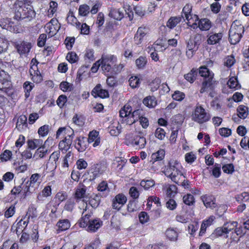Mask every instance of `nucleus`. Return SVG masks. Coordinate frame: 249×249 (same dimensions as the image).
Wrapping results in <instances>:
<instances>
[{
  "instance_id": "f257e3e1",
  "label": "nucleus",
  "mask_w": 249,
  "mask_h": 249,
  "mask_svg": "<svg viewBox=\"0 0 249 249\" xmlns=\"http://www.w3.org/2000/svg\"><path fill=\"white\" fill-rule=\"evenodd\" d=\"M182 167L178 161L176 160H171L166 167L164 172L165 175L176 184H179L180 181L185 178L182 171Z\"/></svg>"
},
{
  "instance_id": "f03ea898",
  "label": "nucleus",
  "mask_w": 249,
  "mask_h": 249,
  "mask_svg": "<svg viewBox=\"0 0 249 249\" xmlns=\"http://www.w3.org/2000/svg\"><path fill=\"white\" fill-rule=\"evenodd\" d=\"M13 8L15 11V18L18 20L29 21L35 17V11L30 8L26 7L22 1L16 2Z\"/></svg>"
},
{
  "instance_id": "7ed1b4c3",
  "label": "nucleus",
  "mask_w": 249,
  "mask_h": 249,
  "mask_svg": "<svg viewBox=\"0 0 249 249\" xmlns=\"http://www.w3.org/2000/svg\"><path fill=\"white\" fill-rule=\"evenodd\" d=\"M210 114L201 106H197L192 115V120L198 124H203L210 120Z\"/></svg>"
},
{
  "instance_id": "20e7f679",
  "label": "nucleus",
  "mask_w": 249,
  "mask_h": 249,
  "mask_svg": "<svg viewBox=\"0 0 249 249\" xmlns=\"http://www.w3.org/2000/svg\"><path fill=\"white\" fill-rule=\"evenodd\" d=\"M102 69L105 72H109L111 74L113 67H114L117 62V58L113 55L103 56L101 60Z\"/></svg>"
},
{
  "instance_id": "39448f33",
  "label": "nucleus",
  "mask_w": 249,
  "mask_h": 249,
  "mask_svg": "<svg viewBox=\"0 0 249 249\" xmlns=\"http://www.w3.org/2000/svg\"><path fill=\"white\" fill-rule=\"evenodd\" d=\"M244 32V27L232 26L229 31V39L231 44H236L239 42L242 37V34Z\"/></svg>"
},
{
  "instance_id": "423d86ee",
  "label": "nucleus",
  "mask_w": 249,
  "mask_h": 249,
  "mask_svg": "<svg viewBox=\"0 0 249 249\" xmlns=\"http://www.w3.org/2000/svg\"><path fill=\"white\" fill-rule=\"evenodd\" d=\"M216 84V81L213 77H212V75H210L208 78L203 79L200 89V93H203L205 92L213 90Z\"/></svg>"
},
{
  "instance_id": "0eeeda50",
  "label": "nucleus",
  "mask_w": 249,
  "mask_h": 249,
  "mask_svg": "<svg viewBox=\"0 0 249 249\" xmlns=\"http://www.w3.org/2000/svg\"><path fill=\"white\" fill-rule=\"evenodd\" d=\"M33 63V60H32L31 62L32 65L29 70L30 76L34 82L36 83H40L43 80L42 76L40 71H38L37 64H35V63L32 64Z\"/></svg>"
},
{
  "instance_id": "6e6552de",
  "label": "nucleus",
  "mask_w": 249,
  "mask_h": 249,
  "mask_svg": "<svg viewBox=\"0 0 249 249\" xmlns=\"http://www.w3.org/2000/svg\"><path fill=\"white\" fill-rule=\"evenodd\" d=\"M126 201V197L122 194H119L113 199L112 207L114 209L119 210Z\"/></svg>"
},
{
  "instance_id": "1a4fd4ad",
  "label": "nucleus",
  "mask_w": 249,
  "mask_h": 249,
  "mask_svg": "<svg viewBox=\"0 0 249 249\" xmlns=\"http://www.w3.org/2000/svg\"><path fill=\"white\" fill-rule=\"evenodd\" d=\"M0 26L2 28L11 32H16L18 31V28H17L15 22L8 18L0 19Z\"/></svg>"
},
{
  "instance_id": "9d476101",
  "label": "nucleus",
  "mask_w": 249,
  "mask_h": 249,
  "mask_svg": "<svg viewBox=\"0 0 249 249\" xmlns=\"http://www.w3.org/2000/svg\"><path fill=\"white\" fill-rule=\"evenodd\" d=\"M73 139V133L71 135L66 136L65 139L61 141L59 143V148L63 152H67L70 148Z\"/></svg>"
},
{
  "instance_id": "9b49d317",
  "label": "nucleus",
  "mask_w": 249,
  "mask_h": 249,
  "mask_svg": "<svg viewBox=\"0 0 249 249\" xmlns=\"http://www.w3.org/2000/svg\"><path fill=\"white\" fill-rule=\"evenodd\" d=\"M201 199L206 208L214 209L216 206L215 198L212 195H205L201 196Z\"/></svg>"
},
{
  "instance_id": "f8f14e48",
  "label": "nucleus",
  "mask_w": 249,
  "mask_h": 249,
  "mask_svg": "<svg viewBox=\"0 0 249 249\" xmlns=\"http://www.w3.org/2000/svg\"><path fill=\"white\" fill-rule=\"evenodd\" d=\"M91 94L95 97H99L102 98H105L109 97V93L107 90L101 89V85L97 84L91 91Z\"/></svg>"
},
{
  "instance_id": "ddd939ff",
  "label": "nucleus",
  "mask_w": 249,
  "mask_h": 249,
  "mask_svg": "<svg viewBox=\"0 0 249 249\" xmlns=\"http://www.w3.org/2000/svg\"><path fill=\"white\" fill-rule=\"evenodd\" d=\"M207 37V43L209 45H215L219 43L223 37V34L222 33H210L208 34Z\"/></svg>"
},
{
  "instance_id": "4468645a",
  "label": "nucleus",
  "mask_w": 249,
  "mask_h": 249,
  "mask_svg": "<svg viewBox=\"0 0 249 249\" xmlns=\"http://www.w3.org/2000/svg\"><path fill=\"white\" fill-rule=\"evenodd\" d=\"M146 34L147 32L145 28L139 27L134 36L135 43L137 45L140 44L142 42L143 37Z\"/></svg>"
},
{
  "instance_id": "2eb2a0df",
  "label": "nucleus",
  "mask_w": 249,
  "mask_h": 249,
  "mask_svg": "<svg viewBox=\"0 0 249 249\" xmlns=\"http://www.w3.org/2000/svg\"><path fill=\"white\" fill-rule=\"evenodd\" d=\"M18 52L20 54H25L28 53L31 49V44L26 42H22L17 45Z\"/></svg>"
},
{
  "instance_id": "dca6fc26",
  "label": "nucleus",
  "mask_w": 249,
  "mask_h": 249,
  "mask_svg": "<svg viewBox=\"0 0 249 249\" xmlns=\"http://www.w3.org/2000/svg\"><path fill=\"white\" fill-rule=\"evenodd\" d=\"M102 221L99 219H93L88 226L87 230L95 232L102 225Z\"/></svg>"
},
{
  "instance_id": "f3484780",
  "label": "nucleus",
  "mask_w": 249,
  "mask_h": 249,
  "mask_svg": "<svg viewBox=\"0 0 249 249\" xmlns=\"http://www.w3.org/2000/svg\"><path fill=\"white\" fill-rule=\"evenodd\" d=\"M178 231L177 228H168L165 231L166 237L171 241H175L178 237Z\"/></svg>"
},
{
  "instance_id": "a211bd4d",
  "label": "nucleus",
  "mask_w": 249,
  "mask_h": 249,
  "mask_svg": "<svg viewBox=\"0 0 249 249\" xmlns=\"http://www.w3.org/2000/svg\"><path fill=\"white\" fill-rule=\"evenodd\" d=\"M183 18H184V16L182 15L181 16V17H171L166 23L167 27L170 29L174 28L178 23L181 21V19Z\"/></svg>"
},
{
  "instance_id": "6ab92c4d",
  "label": "nucleus",
  "mask_w": 249,
  "mask_h": 249,
  "mask_svg": "<svg viewBox=\"0 0 249 249\" xmlns=\"http://www.w3.org/2000/svg\"><path fill=\"white\" fill-rule=\"evenodd\" d=\"M146 143V139L144 137L140 135L135 136L132 142V144L137 146L139 148H143Z\"/></svg>"
},
{
  "instance_id": "aec40b11",
  "label": "nucleus",
  "mask_w": 249,
  "mask_h": 249,
  "mask_svg": "<svg viewBox=\"0 0 249 249\" xmlns=\"http://www.w3.org/2000/svg\"><path fill=\"white\" fill-rule=\"evenodd\" d=\"M105 166L101 164H96L94 165L91 169L93 178H95L102 175L105 171Z\"/></svg>"
},
{
  "instance_id": "412c9836",
  "label": "nucleus",
  "mask_w": 249,
  "mask_h": 249,
  "mask_svg": "<svg viewBox=\"0 0 249 249\" xmlns=\"http://www.w3.org/2000/svg\"><path fill=\"white\" fill-rule=\"evenodd\" d=\"M109 16L117 20H121L124 18V14L119 9L111 8L110 9Z\"/></svg>"
},
{
  "instance_id": "4be33fe9",
  "label": "nucleus",
  "mask_w": 249,
  "mask_h": 249,
  "mask_svg": "<svg viewBox=\"0 0 249 249\" xmlns=\"http://www.w3.org/2000/svg\"><path fill=\"white\" fill-rule=\"evenodd\" d=\"M75 148L79 152H82L86 149V143L84 137H78L75 140Z\"/></svg>"
},
{
  "instance_id": "5701e85b",
  "label": "nucleus",
  "mask_w": 249,
  "mask_h": 249,
  "mask_svg": "<svg viewBox=\"0 0 249 249\" xmlns=\"http://www.w3.org/2000/svg\"><path fill=\"white\" fill-rule=\"evenodd\" d=\"M48 153V148H45L44 146H41L38 147L36 151L33 158H36V160L38 159L43 158L46 156Z\"/></svg>"
},
{
  "instance_id": "b1692460",
  "label": "nucleus",
  "mask_w": 249,
  "mask_h": 249,
  "mask_svg": "<svg viewBox=\"0 0 249 249\" xmlns=\"http://www.w3.org/2000/svg\"><path fill=\"white\" fill-rule=\"evenodd\" d=\"M211 26V22L207 18H202L198 22V27L202 31H208Z\"/></svg>"
},
{
  "instance_id": "393cba45",
  "label": "nucleus",
  "mask_w": 249,
  "mask_h": 249,
  "mask_svg": "<svg viewBox=\"0 0 249 249\" xmlns=\"http://www.w3.org/2000/svg\"><path fill=\"white\" fill-rule=\"evenodd\" d=\"M43 142V140L41 139H34L29 140L27 141L28 147L31 149H35L38 147L41 146Z\"/></svg>"
},
{
  "instance_id": "a878e982",
  "label": "nucleus",
  "mask_w": 249,
  "mask_h": 249,
  "mask_svg": "<svg viewBox=\"0 0 249 249\" xmlns=\"http://www.w3.org/2000/svg\"><path fill=\"white\" fill-rule=\"evenodd\" d=\"M122 126L119 123L116 124L110 125L108 127V131L111 136H117L121 132Z\"/></svg>"
},
{
  "instance_id": "bb28decb",
  "label": "nucleus",
  "mask_w": 249,
  "mask_h": 249,
  "mask_svg": "<svg viewBox=\"0 0 249 249\" xmlns=\"http://www.w3.org/2000/svg\"><path fill=\"white\" fill-rule=\"evenodd\" d=\"M165 156V151L163 149L158 150L156 153H153L151 155L152 160H154L153 164H155L156 162L162 160Z\"/></svg>"
},
{
  "instance_id": "cd10ccee",
  "label": "nucleus",
  "mask_w": 249,
  "mask_h": 249,
  "mask_svg": "<svg viewBox=\"0 0 249 249\" xmlns=\"http://www.w3.org/2000/svg\"><path fill=\"white\" fill-rule=\"evenodd\" d=\"M143 103L148 107H153L157 105V101L154 96H148L143 100Z\"/></svg>"
},
{
  "instance_id": "c85d7f7f",
  "label": "nucleus",
  "mask_w": 249,
  "mask_h": 249,
  "mask_svg": "<svg viewBox=\"0 0 249 249\" xmlns=\"http://www.w3.org/2000/svg\"><path fill=\"white\" fill-rule=\"evenodd\" d=\"M90 214H85L80 220L79 222V225L81 227L86 228L87 227L90 223V221L92 220L90 219L91 217Z\"/></svg>"
},
{
  "instance_id": "c756f323",
  "label": "nucleus",
  "mask_w": 249,
  "mask_h": 249,
  "mask_svg": "<svg viewBox=\"0 0 249 249\" xmlns=\"http://www.w3.org/2000/svg\"><path fill=\"white\" fill-rule=\"evenodd\" d=\"M199 73L201 77H203V79L208 78L210 75L213 77L214 74L210 71L206 67H201L199 70Z\"/></svg>"
},
{
  "instance_id": "7c9ffc66",
  "label": "nucleus",
  "mask_w": 249,
  "mask_h": 249,
  "mask_svg": "<svg viewBox=\"0 0 249 249\" xmlns=\"http://www.w3.org/2000/svg\"><path fill=\"white\" fill-rule=\"evenodd\" d=\"M86 189L85 186L83 185V187H78L75 193V199L77 200L81 199L82 198H84L86 195Z\"/></svg>"
},
{
  "instance_id": "2f4dec72",
  "label": "nucleus",
  "mask_w": 249,
  "mask_h": 249,
  "mask_svg": "<svg viewBox=\"0 0 249 249\" xmlns=\"http://www.w3.org/2000/svg\"><path fill=\"white\" fill-rule=\"evenodd\" d=\"M238 115L241 119H245L248 115V108L244 105H240L237 108Z\"/></svg>"
},
{
  "instance_id": "473e14b6",
  "label": "nucleus",
  "mask_w": 249,
  "mask_h": 249,
  "mask_svg": "<svg viewBox=\"0 0 249 249\" xmlns=\"http://www.w3.org/2000/svg\"><path fill=\"white\" fill-rule=\"evenodd\" d=\"M197 70L193 69L190 72L184 75L185 79L190 83H193L196 79Z\"/></svg>"
},
{
  "instance_id": "72a5a7b5",
  "label": "nucleus",
  "mask_w": 249,
  "mask_h": 249,
  "mask_svg": "<svg viewBox=\"0 0 249 249\" xmlns=\"http://www.w3.org/2000/svg\"><path fill=\"white\" fill-rule=\"evenodd\" d=\"M59 230L65 231L70 227V223L68 219L60 220L57 224Z\"/></svg>"
},
{
  "instance_id": "f704fd0d",
  "label": "nucleus",
  "mask_w": 249,
  "mask_h": 249,
  "mask_svg": "<svg viewBox=\"0 0 249 249\" xmlns=\"http://www.w3.org/2000/svg\"><path fill=\"white\" fill-rule=\"evenodd\" d=\"M132 109L131 107L129 106H124L123 108H122L120 110V116L122 119H124L129 114H131Z\"/></svg>"
},
{
  "instance_id": "c9c22d12",
  "label": "nucleus",
  "mask_w": 249,
  "mask_h": 249,
  "mask_svg": "<svg viewBox=\"0 0 249 249\" xmlns=\"http://www.w3.org/2000/svg\"><path fill=\"white\" fill-rule=\"evenodd\" d=\"M28 223V219L25 221H23L22 219H20L17 224V227L16 228V233L18 234L20 231H23L25 228L27 226Z\"/></svg>"
},
{
  "instance_id": "e433bc0d",
  "label": "nucleus",
  "mask_w": 249,
  "mask_h": 249,
  "mask_svg": "<svg viewBox=\"0 0 249 249\" xmlns=\"http://www.w3.org/2000/svg\"><path fill=\"white\" fill-rule=\"evenodd\" d=\"M51 188L50 186H46L42 191L41 194H39L37 196V199L38 200H41L42 199V196L44 197H48L51 195Z\"/></svg>"
},
{
  "instance_id": "4c0bfd02",
  "label": "nucleus",
  "mask_w": 249,
  "mask_h": 249,
  "mask_svg": "<svg viewBox=\"0 0 249 249\" xmlns=\"http://www.w3.org/2000/svg\"><path fill=\"white\" fill-rule=\"evenodd\" d=\"M238 223L236 221H232L230 222H227L224 224V227L225 228V230L227 231V233H228L230 231H232V230H234L235 228L237 227Z\"/></svg>"
},
{
  "instance_id": "58836bf2",
  "label": "nucleus",
  "mask_w": 249,
  "mask_h": 249,
  "mask_svg": "<svg viewBox=\"0 0 249 249\" xmlns=\"http://www.w3.org/2000/svg\"><path fill=\"white\" fill-rule=\"evenodd\" d=\"M155 184V181L153 179L142 180L140 183L142 187L145 190H148L153 187Z\"/></svg>"
},
{
  "instance_id": "ea45409f",
  "label": "nucleus",
  "mask_w": 249,
  "mask_h": 249,
  "mask_svg": "<svg viewBox=\"0 0 249 249\" xmlns=\"http://www.w3.org/2000/svg\"><path fill=\"white\" fill-rule=\"evenodd\" d=\"M75 204V198H70L67 201L64 208L66 210L71 212L73 209Z\"/></svg>"
},
{
  "instance_id": "a19ab883",
  "label": "nucleus",
  "mask_w": 249,
  "mask_h": 249,
  "mask_svg": "<svg viewBox=\"0 0 249 249\" xmlns=\"http://www.w3.org/2000/svg\"><path fill=\"white\" fill-rule=\"evenodd\" d=\"M192 12V6L189 4H186L182 9V15L184 14V17L187 20H189V17L191 16Z\"/></svg>"
},
{
  "instance_id": "79ce46f5",
  "label": "nucleus",
  "mask_w": 249,
  "mask_h": 249,
  "mask_svg": "<svg viewBox=\"0 0 249 249\" xmlns=\"http://www.w3.org/2000/svg\"><path fill=\"white\" fill-rule=\"evenodd\" d=\"M8 42L4 38L0 37V54L6 50L8 46ZM2 65V61L0 59V65Z\"/></svg>"
},
{
  "instance_id": "37998d69",
  "label": "nucleus",
  "mask_w": 249,
  "mask_h": 249,
  "mask_svg": "<svg viewBox=\"0 0 249 249\" xmlns=\"http://www.w3.org/2000/svg\"><path fill=\"white\" fill-rule=\"evenodd\" d=\"M227 84L230 88L234 89H237L239 86L237 78L233 76L229 79Z\"/></svg>"
},
{
  "instance_id": "c03bdc74",
  "label": "nucleus",
  "mask_w": 249,
  "mask_h": 249,
  "mask_svg": "<svg viewBox=\"0 0 249 249\" xmlns=\"http://www.w3.org/2000/svg\"><path fill=\"white\" fill-rule=\"evenodd\" d=\"M60 88L63 91H71L73 89V85L66 81H64L60 84Z\"/></svg>"
},
{
  "instance_id": "a18cd8bd",
  "label": "nucleus",
  "mask_w": 249,
  "mask_h": 249,
  "mask_svg": "<svg viewBox=\"0 0 249 249\" xmlns=\"http://www.w3.org/2000/svg\"><path fill=\"white\" fill-rule=\"evenodd\" d=\"M184 203L188 205H192L195 203L194 196L191 194H187L183 197Z\"/></svg>"
},
{
  "instance_id": "49530a36",
  "label": "nucleus",
  "mask_w": 249,
  "mask_h": 249,
  "mask_svg": "<svg viewBox=\"0 0 249 249\" xmlns=\"http://www.w3.org/2000/svg\"><path fill=\"white\" fill-rule=\"evenodd\" d=\"M129 85L132 88H136L140 85V79L137 76H131L129 79Z\"/></svg>"
},
{
  "instance_id": "de8ad7c7",
  "label": "nucleus",
  "mask_w": 249,
  "mask_h": 249,
  "mask_svg": "<svg viewBox=\"0 0 249 249\" xmlns=\"http://www.w3.org/2000/svg\"><path fill=\"white\" fill-rule=\"evenodd\" d=\"M49 129L50 126L49 125H44L39 128L38 130V133L41 136H46L48 134Z\"/></svg>"
},
{
  "instance_id": "09e8293b",
  "label": "nucleus",
  "mask_w": 249,
  "mask_h": 249,
  "mask_svg": "<svg viewBox=\"0 0 249 249\" xmlns=\"http://www.w3.org/2000/svg\"><path fill=\"white\" fill-rule=\"evenodd\" d=\"M135 62L138 69H143L146 64V60L145 57L140 56L136 60Z\"/></svg>"
},
{
  "instance_id": "8fccbe9b",
  "label": "nucleus",
  "mask_w": 249,
  "mask_h": 249,
  "mask_svg": "<svg viewBox=\"0 0 249 249\" xmlns=\"http://www.w3.org/2000/svg\"><path fill=\"white\" fill-rule=\"evenodd\" d=\"M67 20L68 23H70L73 25H75L77 28H80L81 23L78 21L77 18L72 15L68 16Z\"/></svg>"
},
{
  "instance_id": "3c124183",
  "label": "nucleus",
  "mask_w": 249,
  "mask_h": 249,
  "mask_svg": "<svg viewBox=\"0 0 249 249\" xmlns=\"http://www.w3.org/2000/svg\"><path fill=\"white\" fill-rule=\"evenodd\" d=\"M131 115L132 116V118H133L136 121H137L143 116V111L141 109L135 110L132 113H131Z\"/></svg>"
},
{
  "instance_id": "603ef678",
  "label": "nucleus",
  "mask_w": 249,
  "mask_h": 249,
  "mask_svg": "<svg viewBox=\"0 0 249 249\" xmlns=\"http://www.w3.org/2000/svg\"><path fill=\"white\" fill-rule=\"evenodd\" d=\"M140 223L143 224L147 223L149 220V217L145 212H141L139 214Z\"/></svg>"
},
{
  "instance_id": "864d4df0",
  "label": "nucleus",
  "mask_w": 249,
  "mask_h": 249,
  "mask_svg": "<svg viewBox=\"0 0 249 249\" xmlns=\"http://www.w3.org/2000/svg\"><path fill=\"white\" fill-rule=\"evenodd\" d=\"M89 7L86 5H82L79 8V14L82 16H86L89 12Z\"/></svg>"
},
{
  "instance_id": "5fc2aeb1",
  "label": "nucleus",
  "mask_w": 249,
  "mask_h": 249,
  "mask_svg": "<svg viewBox=\"0 0 249 249\" xmlns=\"http://www.w3.org/2000/svg\"><path fill=\"white\" fill-rule=\"evenodd\" d=\"M198 223L196 222H194L193 223L189 224L188 227L189 233L191 235H193L198 230Z\"/></svg>"
},
{
  "instance_id": "6e6d98bb",
  "label": "nucleus",
  "mask_w": 249,
  "mask_h": 249,
  "mask_svg": "<svg viewBox=\"0 0 249 249\" xmlns=\"http://www.w3.org/2000/svg\"><path fill=\"white\" fill-rule=\"evenodd\" d=\"M66 58L69 62L71 63H73L76 62L78 60V56L75 53L71 52L67 54Z\"/></svg>"
},
{
  "instance_id": "4d7b16f0",
  "label": "nucleus",
  "mask_w": 249,
  "mask_h": 249,
  "mask_svg": "<svg viewBox=\"0 0 249 249\" xmlns=\"http://www.w3.org/2000/svg\"><path fill=\"white\" fill-rule=\"evenodd\" d=\"M89 203L93 208H96L100 203V198L98 196H93L89 201Z\"/></svg>"
},
{
  "instance_id": "13d9d810",
  "label": "nucleus",
  "mask_w": 249,
  "mask_h": 249,
  "mask_svg": "<svg viewBox=\"0 0 249 249\" xmlns=\"http://www.w3.org/2000/svg\"><path fill=\"white\" fill-rule=\"evenodd\" d=\"M185 94L179 91H176L172 95V98L174 100L181 101L185 98Z\"/></svg>"
},
{
  "instance_id": "bf43d9fd",
  "label": "nucleus",
  "mask_w": 249,
  "mask_h": 249,
  "mask_svg": "<svg viewBox=\"0 0 249 249\" xmlns=\"http://www.w3.org/2000/svg\"><path fill=\"white\" fill-rule=\"evenodd\" d=\"M99 132L96 130H93L89 132V135L88 142L89 143L93 142L96 139H98V136Z\"/></svg>"
},
{
  "instance_id": "052dcab7",
  "label": "nucleus",
  "mask_w": 249,
  "mask_h": 249,
  "mask_svg": "<svg viewBox=\"0 0 249 249\" xmlns=\"http://www.w3.org/2000/svg\"><path fill=\"white\" fill-rule=\"evenodd\" d=\"M67 100V98L66 96L64 95H60L57 101H56V104L60 108L63 107L65 104L66 103Z\"/></svg>"
},
{
  "instance_id": "680f3d73",
  "label": "nucleus",
  "mask_w": 249,
  "mask_h": 249,
  "mask_svg": "<svg viewBox=\"0 0 249 249\" xmlns=\"http://www.w3.org/2000/svg\"><path fill=\"white\" fill-rule=\"evenodd\" d=\"M155 135L158 139L163 140L165 137V132L163 129L159 127L156 130Z\"/></svg>"
},
{
  "instance_id": "e2e57ef3",
  "label": "nucleus",
  "mask_w": 249,
  "mask_h": 249,
  "mask_svg": "<svg viewBox=\"0 0 249 249\" xmlns=\"http://www.w3.org/2000/svg\"><path fill=\"white\" fill-rule=\"evenodd\" d=\"M124 67V65L123 64H120L119 65L115 64L114 67H113V70H112L110 75H115L119 73L122 71Z\"/></svg>"
},
{
  "instance_id": "0e129e2a",
  "label": "nucleus",
  "mask_w": 249,
  "mask_h": 249,
  "mask_svg": "<svg viewBox=\"0 0 249 249\" xmlns=\"http://www.w3.org/2000/svg\"><path fill=\"white\" fill-rule=\"evenodd\" d=\"M161 83L160 79L159 78H156L150 84L152 90H157L160 87Z\"/></svg>"
},
{
  "instance_id": "69168bd1",
  "label": "nucleus",
  "mask_w": 249,
  "mask_h": 249,
  "mask_svg": "<svg viewBox=\"0 0 249 249\" xmlns=\"http://www.w3.org/2000/svg\"><path fill=\"white\" fill-rule=\"evenodd\" d=\"M196 45L199 47V46L201 44L203 40V36L202 35L199 34H196L192 39Z\"/></svg>"
},
{
  "instance_id": "338daca9",
  "label": "nucleus",
  "mask_w": 249,
  "mask_h": 249,
  "mask_svg": "<svg viewBox=\"0 0 249 249\" xmlns=\"http://www.w3.org/2000/svg\"><path fill=\"white\" fill-rule=\"evenodd\" d=\"M76 166L79 170L85 169L87 167V162L83 159H80L76 161Z\"/></svg>"
},
{
  "instance_id": "774afa93",
  "label": "nucleus",
  "mask_w": 249,
  "mask_h": 249,
  "mask_svg": "<svg viewBox=\"0 0 249 249\" xmlns=\"http://www.w3.org/2000/svg\"><path fill=\"white\" fill-rule=\"evenodd\" d=\"M236 199L239 202L241 201H247L249 199V193L244 192L236 196Z\"/></svg>"
}]
</instances>
